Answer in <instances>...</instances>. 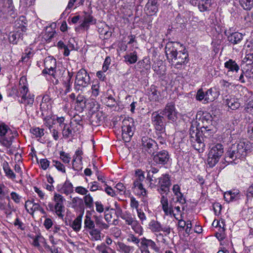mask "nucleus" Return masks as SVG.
I'll use <instances>...</instances> for the list:
<instances>
[{"label":"nucleus","mask_w":253,"mask_h":253,"mask_svg":"<svg viewBox=\"0 0 253 253\" xmlns=\"http://www.w3.org/2000/svg\"><path fill=\"white\" fill-rule=\"evenodd\" d=\"M179 42H168L165 47V52L169 63L177 69H184L189 61V55L186 49L181 44L182 49L177 51L176 45Z\"/></svg>","instance_id":"obj_1"},{"label":"nucleus","mask_w":253,"mask_h":253,"mask_svg":"<svg viewBox=\"0 0 253 253\" xmlns=\"http://www.w3.org/2000/svg\"><path fill=\"white\" fill-rule=\"evenodd\" d=\"M200 115L198 122L195 124H192L191 127L197 128L200 134H202L205 138H210L215 132V127L212 124V117L208 112L200 111L197 115Z\"/></svg>","instance_id":"obj_2"},{"label":"nucleus","mask_w":253,"mask_h":253,"mask_svg":"<svg viewBox=\"0 0 253 253\" xmlns=\"http://www.w3.org/2000/svg\"><path fill=\"white\" fill-rule=\"evenodd\" d=\"M250 147L249 142L244 140L232 144L225 153V161L232 163L236 160L245 159Z\"/></svg>","instance_id":"obj_3"},{"label":"nucleus","mask_w":253,"mask_h":253,"mask_svg":"<svg viewBox=\"0 0 253 253\" xmlns=\"http://www.w3.org/2000/svg\"><path fill=\"white\" fill-rule=\"evenodd\" d=\"M135 130V122L130 117L125 118L122 122V131L123 140L128 142L130 141Z\"/></svg>","instance_id":"obj_4"},{"label":"nucleus","mask_w":253,"mask_h":253,"mask_svg":"<svg viewBox=\"0 0 253 253\" xmlns=\"http://www.w3.org/2000/svg\"><path fill=\"white\" fill-rule=\"evenodd\" d=\"M224 153L223 146L220 143L213 146L209 152L207 163L210 168H213L218 162Z\"/></svg>","instance_id":"obj_5"},{"label":"nucleus","mask_w":253,"mask_h":253,"mask_svg":"<svg viewBox=\"0 0 253 253\" xmlns=\"http://www.w3.org/2000/svg\"><path fill=\"white\" fill-rule=\"evenodd\" d=\"M90 83V78L87 71L84 68L80 69L76 74L75 80V89L82 90Z\"/></svg>","instance_id":"obj_6"},{"label":"nucleus","mask_w":253,"mask_h":253,"mask_svg":"<svg viewBox=\"0 0 253 253\" xmlns=\"http://www.w3.org/2000/svg\"><path fill=\"white\" fill-rule=\"evenodd\" d=\"M189 134L190 141L193 143V147L199 152H203L205 147L203 135L200 134V132L197 131V128L194 127H190Z\"/></svg>","instance_id":"obj_7"},{"label":"nucleus","mask_w":253,"mask_h":253,"mask_svg":"<svg viewBox=\"0 0 253 253\" xmlns=\"http://www.w3.org/2000/svg\"><path fill=\"white\" fill-rule=\"evenodd\" d=\"M141 146L142 152L150 155L154 154L159 148L156 141L147 136L141 137Z\"/></svg>","instance_id":"obj_8"},{"label":"nucleus","mask_w":253,"mask_h":253,"mask_svg":"<svg viewBox=\"0 0 253 253\" xmlns=\"http://www.w3.org/2000/svg\"><path fill=\"white\" fill-rule=\"evenodd\" d=\"M0 11L3 18L14 19L17 16L12 0H6L0 3Z\"/></svg>","instance_id":"obj_9"},{"label":"nucleus","mask_w":253,"mask_h":253,"mask_svg":"<svg viewBox=\"0 0 253 253\" xmlns=\"http://www.w3.org/2000/svg\"><path fill=\"white\" fill-rule=\"evenodd\" d=\"M159 112L164 117H167L168 120L172 122L175 121L177 119V112L174 102L168 103L165 108L162 110H160Z\"/></svg>","instance_id":"obj_10"},{"label":"nucleus","mask_w":253,"mask_h":253,"mask_svg":"<svg viewBox=\"0 0 253 253\" xmlns=\"http://www.w3.org/2000/svg\"><path fill=\"white\" fill-rule=\"evenodd\" d=\"M153 160L156 165L164 166L168 164L170 159L169 152L163 150L152 155Z\"/></svg>","instance_id":"obj_11"},{"label":"nucleus","mask_w":253,"mask_h":253,"mask_svg":"<svg viewBox=\"0 0 253 253\" xmlns=\"http://www.w3.org/2000/svg\"><path fill=\"white\" fill-rule=\"evenodd\" d=\"M53 200L55 202L56 214L59 217L63 218L64 215L62 213L65 211L64 206L65 199L62 195L55 193Z\"/></svg>","instance_id":"obj_12"},{"label":"nucleus","mask_w":253,"mask_h":253,"mask_svg":"<svg viewBox=\"0 0 253 253\" xmlns=\"http://www.w3.org/2000/svg\"><path fill=\"white\" fill-rule=\"evenodd\" d=\"M73 76V72H70L68 71L67 72L64 71L62 74L60 80L62 82L64 87L65 88L64 91L65 94H67L71 91L72 84L71 80Z\"/></svg>","instance_id":"obj_13"},{"label":"nucleus","mask_w":253,"mask_h":253,"mask_svg":"<svg viewBox=\"0 0 253 253\" xmlns=\"http://www.w3.org/2000/svg\"><path fill=\"white\" fill-rule=\"evenodd\" d=\"M224 34L227 37V41L234 45L239 43L243 40V35L239 32L231 33L229 30H226Z\"/></svg>","instance_id":"obj_14"},{"label":"nucleus","mask_w":253,"mask_h":253,"mask_svg":"<svg viewBox=\"0 0 253 253\" xmlns=\"http://www.w3.org/2000/svg\"><path fill=\"white\" fill-rule=\"evenodd\" d=\"M44 66L48 70L49 75L53 76L55 79L54 69L56 67V59L50 56H48L44 59Z\"/></svg>","instance_id":"obj_15"},{"label":"nucleus","mask_w":253,"mask_h":253,"mask_svg":"<svg viewBox=\"0 0 253 253\" xmlns=\"http://www.w3.org/2000/svg\"><path fill=\"white\" fill-rule=\"evenodd\" d=\"M159 4L155 0H148L145 7V10L147 15L153 16L155 15L158 11Z\"/></svg>","instance_id":"obj_16"},{"label":"nucleus","mask_w":253,"mask_h":253,"mask_svg":"<svg viewBox=\"0 0 253 253\" xmlns=\"http://www.w3.org/2000/svg\"><path fill=\"white\" fill-rule=\"evenodd\" d=\"M147 94L150 101H158L161 93L158 90V87L155 85H151L150 88L147 89Z\"/></svg>","instance_id":"obj_17"},{"label":"nucleus","mask_w":253,"mask_h":253,"mask_svg":"<svg viewBox=\"0 0 253 253\" xmlns=\"http://www.w3.org/2000/svg\"><path fill=\"white\" fill-rule=\"evenodd\" d=\"M57 188L59 192L65 194L66 195L72 193L74 192L73 185L68 180H66L61 187L58 185Z\"/></svg>","instance_id":"obj_18"},{"label":"nucleus","mask_w":253,"mask_h":253,"mask_svg":"<svg viewBox=\"0 0 253 253\" xmlns=\"http://www.w3.org/2000/svg\"><path fill=\"white\" fill-rule=\"evenodd\" d=\"M161 204L162 206V209L166 215L171 214L173 213V207L171 203L169 206L168 199L167 196L162 195L161 198Z\"/></svg>","instance_id":"obj_19"},{"label":"nucleus","mask_w":253,"mask_h":253,"mask_svg":"<svg viewBox=\"0 0 253 253\" xmlns=\"http://www.w3.org/2000/svg\"><path fill=\"white\" fill-rule=\"evenodd\" d=\"M165 121L164 116L161 114L159 111L153 113L152 122L154 126L165 125Z\"/></svg>","instance_id":"obj_20"},{"label":"nucleus","mask_w":253,"mask_h":253,"mask_svg":"<svg viewBox=\"0 0 253 253\" xmlns=\"http://www.w3.org/2000/svg\"><path fill=\"white\" fill-rule=\"evenodd\" d=\"M24 81H26V79L24 77H22L20 78L19 81V89L17 90L13 88V90L15 91V94L16 96L18 98H19L20 96L23 97V95H24V94H28V92L29 91L28 88L26 85H21V82H22L23 84H24Z\"/></svg>","instance_id":"obj_21"},{"label":"nucleus","mask_w":253,"mask_h":253,"mask_svg":"<svg viewBox=\"0 0 253 253\" xmlns=\"http://www.w3.org/2000/svg\"><path fill=\"white\" fill-rule=\"evenodd\" d=\"M141 247L142 249H146L150 247L154 251L158 252L159 250L156 243L151 239H147L145 237H143L141 239Z\"/></svg>","instance_id":"obj_22"},{"label":"nucleus","mask_w":253,"mask_h":253,"mask_svg":"<svg viewBox=\"0 0 253 253\" xmlns=\"http://www.w3.org/2000/svg\"><path fill=\"white\" fill-rule=\"evenodd\" d=\"M34 200H28L25 202V207L27 211L33 215L35 211H39L41 207L38 203H34Z\"/></svg>","instance_id":"obj_23"},{"label":"nucleus","mask_w":253,"mask_h":253,"mask_svg":"<svg viewBox=\"0 0 253 253\" xmlns=\"http://www.w3.org/2000/svg\"><path fill=\"white\" fill-rule=\"evenodd\" d=\"M213 0H200L198 2V8L201 12L209 11L213 4Z\"/></svg>","instance_id":"obj_24"},{"label":"nucleus","mask_w":253,"mask_h":253,"mask_svg":"<svg viewBox=\"0 0 253 253\" xmlns=\"http://www.w3.org/2000/svg\"><path fill=\"white\" fill-rule=\"evenodd\" d=\"M224 67L228 70V72L237 73L240 70V67L236 62L231 59L225 62Z\"/></svg>","instance_id":"obj_25"},{"label":"nucleus","mask_w":253,"mask_h":253,"mask_svg":"<svg viewBox=\"0 0 253 253\" xmlns=\"http://www.w3.org/2000/svg\"><path fill=\"white\" fill-rule=\"evenodd\" d=\"M72 207L75 209H79L80 211H84V203L81 198L77 197L73 198L72 200Z\"/></svg>","instance_id":"obj_26"},{"label":"nucleus","mask_w":253,"mask_h":253,"mask_svg":"<svg viewBox=\"0 0 253 253\" xmlns=\"http://www.w3.org/2000/svg\"><path fill=\"white\" fill-rule=\"evenodd\" d=\"M158 184L159 186H166L170 187L171 186L170 176L168 174L166 173L162 174V176L158 178Z\"/></svg>","instance_id":"obj_27"},{"label":"nucleus","mask_w":253,"mask_h":253,"mask_svg":"<svg viewBox=\"0 0 253 253\" xmlns=\"http://www.w3.org/2000/svg\"><path fill=\"white\" fill-rule=\"evenodd\" d=\"M84 20L81 26L85 28L88 24H94L96 23V19L89 13L84 11Z\"/></svg>","instance_id":"obj_28"},{"label":"nucleus","mask_w":253,"mask_h":253,"mask_svg":"<svg viewBox=\"0 0 253 253\" xmlns=\"http://www.w3.org/2000/svg\"><path fill=\"white\" fill-rule=\"evenodd\" d=\"M125 61L129 64H132L136 62L138 59L137 54L136 51L129 53H126L124 56Z\"/></svg>","instance_id":"obj_29"},{"label":"nucleus","mask_w":253,"mask_h":253,"mask_svg":"<svg viewBox=\"0 0 253 253\" xmlns=\"http://www.w3.org/2000/svg\"><path fill=\"white\" fill-rule=\"evenodd\" d=\"M34 95L30 94H24L23 96H20L18 99V101L20 103L25 104L26 105H32L34 103Z\"/></svg>","instance_id":"obj_30"},{"label":"nucleus","mask_w":253,"mask_h":253,"mask_svg":"<svg viewBox=\"0 0 253 253\" xmlns=\"http://www.w3.org/2000/svg\"><path fill=\"white\" fill-rule=\"evenodd\" d=\"M62 134L65 138H68L70 137H73L75 135L73 132V129L71 126V124L64 125L62 127Z\"/></svg>","instance_id":"obj_31"},{"label":"nucleus","mask_w":253,"mask_h":253,"mask_svg":"<svg viewBox=\"0 0 253 253\" xmlns=\"http://www.w3.org/2000/svg\"><path fill=\"white\" fill-rule=\"evenodd\" d=\"M93 217L95 220V223L98 227V229L101 230L108 229L109 226L103 221L101 216L94 215Z\"/></svg>","instance_id":"obj_32"},{"label":"nucleus","mask_w":253,"mask_h":253,"mask_svg":"<svg viewBox=\"0 0 253 253\" xmlns=\"http://www.w3.org/2000/svg\"><path fill=\"white\" fill-rule=\"evenodd\" d=\"M217 97V94L216 91L215 90L213 91L211 88H210L206 92V98L204 101L205 103L212 102Z\"/></svg>","instance_id":"obj_33"},{"label":"nucleus","mask_w":253,"mask_h":253,"mask_svg":"<svg viewBox=\"0 0 253 253\" xmlns=\"http://www.w3.org/2000/svg\"><path fill=\"white\" fill-rule=\"evenodd\" d=\"M3 169L5 172V175L10 179H14L16 177L15 174L13 172L12 170L10 169L8 163L7 162H4L2 165Z\"/></svg>","instance_id":"obj_34"},{"label":"nucleus","mask_w":253,"mask_h":253,"mask_svg":"<svg viewBox=\"0 0 253 253\" xmlns=\"http://www.w3.org/2000/svg\"><path fill=\"white\" fill-rule=\"evenodd\" d=\"M225 103L232 110H235L240 106V103L235 98L226 99Z\"/></svg>","instance_id":"obj_35"},{"label":"nucleus","mask_w":253,"mask_h":253,"mask_svg":"<svg viewBox=\"0 0 253 253\" xmlns=\"http://www.w3.org/2000/svg\"><path fill=\"white\" fill-rule=\"evenodd\" d=\"M9 132H10V134H17L16 131H14L12 132L8 126L6 125L4 123H1L0 124V136H4L6 133H8Z\"/></svg>","instance_id":"obj_36"},{"label":"nucleus","mask_w":253,"mask_h":253,"mask_svg":"<svg viewBox=\"0 0 253 253\" xmlns=\"http://www.w3.org/2000/svg\"><path fill=\"white\" fill-rule=\"evenodd\" d=\"M121 217L125 220L126 224L130 226L133 224H134L135 222L137 221L136 218L134 217H133L129 213L123 214V215H121Z\"/></svg>","instance_id":"obj_37"},{"label":"nucleus","mask_w":253,"mask_h":253,"mask_svg":"<svg viewBox=\"0 0 253 253\" xmlns=\"http://www.w3.org/2000/svg\"><path fill=\"white\" fill-rule=\"evenodd\" d=\"M161 225L158 221L152 220L149 223V228L153 232H159L161 231Z\"/></svg>","instance_id":"obj_38"},{"label":"nucleus","mask_w":253,"mask_h":253,"mask_svg":"<svg viewBox=\"0 0 253 253\" xmlns=\"http://www.w3.org/2000/svg\"><path fill=\"white\" fill-rule=\"evenodd\" d=\"M21 34V33L18 31L10 32L8 36L9 42L13 44H16L20 38Z\"/></svg>","instance_id":"obj_39"},{"label":"nucleus","mask_w":253,"mask_h":253,"mask_svg":"<svg viewBox=\"0 0 253 253\" xmlns=\"http://www.w3.org/2000/svg\"><path fill=\"white\" fill-rule=\"evenodd\" d=\"M95 221L92 220L90 217L88 215L85 216L84 221V228L89 231L90 230L95 228Z\"/></svg>","instance_id":"obj_40"},{"label":"nucleus","mask_w":253,"mask_h":253,"mask_svg":"<svg viewBox=\"0 0 253 253\" xmlns=\"http://www.w3.org/2000/svg\"><path fill=\"white\" fill-rule=\"evenodd\" d=\"M82 216H78L73 221L71 226L76 232L80 230L81 228Z\"/></svg>","instance_id":"obj_41"},{"label":"nucleus","mask_w":253,"mask_h":253,"mask_svg":"<svg viewBox=\"0 0 253 253\" xmlns=\"http://www.w3.org/2000/svg\"><path fill=\"white\" fill-rule=\"evenodd\" d=\"M84 205L87 208L91 209L93 208V198L90 194H86L83 198Z\"/></svg>","instance_id":"obj_42"},{"label":"nucleus","mask_w":253,"mask_h":253,"mask_svg":"<svg viewBox=\"0 0 253 253\" xmlns=\"http://www.w3.org/2000/svg\"><path fill=\"white\" fill-rule=\"evenodd\" d=\"M96 249L101 253H115L113 250L104 243H102L101 245L97 246Z\"/></svg>","instance_id":"obj_43"},{"label":"nucleus","mask_w":253,"mask_h":253,"mask_svg":"<svg viewBox=\"0 0 253 253\" xmlns=\"http://www.w3.org/2000/svg\"><path fill=\"white\" fill-rule=\"evenodd\" d=\"M133 186L135 188H137L140 191V193H138V195L142 196L143 197H144L146 195V190L143 187L141 181H134L133 182Z\"/></svg>","instance_id":"obj_44"},{"label":"nucleus","mask_w":253,"mask_h":253,"mask_svg":"<svg viewBox=\"0 0 253 253\" xmlns=\"http://www.w3.org/2000/svg\"><path fill=\"white\" fill-rule=\"evenodd\" d=\"M241 6L246 10H250L253 7V0H239Z\"/></svg>","instance_id":"obj_45"},{"label":"nucleus","mask_w":253,"mask_h":253,"mask_svg":"<svg viewBox=\"0 0 253 253\" xmlns=\"http://www.w3.org/2000/svg\"><path fill=\"white\" fill-rule=\"evenodd\" d=\"M86 100L84 95H78L76 98V104L77 107H80L82 110L85 108Z\"/></svg>","instance_id":"obj_46"},{"label":"nucleus","mask_w":253,"mask_h":253,"mask_svg":"<svg viewBox=\"0 0 253 253\" xmlns=\"http://www.w3.org/2000/svg\"><path fill=\"white\" fill-rule=\"evenodd\" d=\"M14 137V136L13 134L9 136L8 138L7 137H3L0 140V142L4 146L7 148H9L12 144Z\"/></svg>","instance_id":"obj_47"},{"label":"nucleus","mask_w":253,"mask_h":253,"mask_svg":"<svg viewBox=\"0 0 253 253\" xmlns=\"http://www.w3.org/2000/svg\"><path fill=\"white\" fill-rule=\"evenodd\" d=\"M101 230L98 228H93L88 231L89 234L92 237L94 240H101Z\"/></svg>","instance_id":"obj_48"},{"label":"nucleus","mask_w":253,"mask_h":253,"mask_svg":"<svg viewBox=\"0 0 253 253\" xmlns=\"http://www.w3.org/2000/svg\"><path fill=\"white\" fill-rule=\"evenodd\" d=\"M118 247L119 251L124 253H129L130 251L132 250V247L127 246L122 242L118 243Z\"/></svg>","instance_id":"obj_49"},{"label":"nucleus","mask_w":253,"mask_h":253,"mask_svg":"<svg viewBox=\"0 0 253 253\" xmlns=\"http://www.w3.org/2000/svg\"><path fill=\"white\" fill-rule=\"evenodd\" d=\"M131 227L136 233L138 234L139 235H142L143 228L137 220L135 222V223H134V224H132L131 225Z\"/></svg>","instance_id":"obj_50"},{"label":"nucleus","mask_w":253,"mask_h":253,"mask_svg":"<svg viewBox=\"0 0 253 253\" xmlns=\"http://www.w3.org/2000/svg\"><path fill=\"white\" fill-rule=\"evenodd\" d=\"M43 129L39 127L31 128L30 132L37 137H41L44 135Z\"/></svg>","instance_id":"obj_51"},{"label":"nucleus","mask_w":253,"mask_h":253,"mask_svg":"<svg viewBox=\"0 0 253 253\" xmlns=\"http://www.w3.org/2000/svg\"><path fill=\"white\" fill-rule=\"evenodd\" d=\"M243 74H245V77L248 79L253 78V66L248 67L247 69L244 68L242 69Z\"/></svg>","instance_id":"obj_52"},{"label":"nucleus","mask_w":253,"mask_h":253,"mask_svg":"<svg viewBox=\"0 0 253 253\" xmlns=\"http://www.w3.org/2000/svg\"><path fill=\"white\" fill-rule=\"evenodd\" d=\"M154 137L158 140L160 143L164 144L166 139V132H155V135Z\"/></svg>","instance_id":"obj_53"},{"label":"nucleus","mask_w":253,"mask_h":253,"mask_svg":"<svg viewBox=\"0 0 253 253\" xmlns=\"http://www.w3.org/2000/svg\"><path fill=\"white\" fill-rule=\"evenodd\" d=\"M44 240V238L42 237L41 235H37L35 236V237L34 238V241L33 243V245L37 248H39L40 250V248H41V247L40 245L39 242H41L43 243V242Z\"/></svg>","instance_id":"obj_54"},{"label":"nucleus","mask_w":253,"mask_h":253,"mask_svg":"<svg viewBox=\"0 0 253 253\" xmlns=\"http://www.w3.org/2000/svg\"><path fill=\"white\" fill-rule=\"evenodd\" d=\"M60 158L65 164H69L71 160L70 155L64 151L60 152Z\"/></svg>","instance_id":"obj_55"},{"label":"nucleus","mask_w":253,"mask_h":253,"mask_svg":"<svg viewBox=\"0 0 253 253\" xmlns=\"http://www.w3.org/2000/svg\"><path fill=\"white\" fill-rule=\"evenodd\" d=\"M52 162L53 163L54 166L59 170L63 173L66 172V170L65 167L63 164H62L60 162L53 160Z\"/></svg>","instance_id":"obj_56"},{"label":"nucleus","mask_w":253,"mask_h":253,"mask_svg":"<svg viewBox=\"0 0 253 253\" xmlns=\"http://www.w3.org/2000/svg\"><path fill=\"white\" fill-rule=\"evenodd\" d=\"M146 178L147 180H149L151 185L153 184L155 186L159 185V179L158 178H157L154 175L148 174Z\"/></svg>","instance_id":"obj_57"},{"label":"nucleus","mask_w":253,"mask_h":253,"mask_svg":"<svg viewBox=\"0 0 253 253\" xmlns=\"http://www.w3.org/2000/svg\"><path fill=\"white\" fill-rule=\"evenodd\" d=\"M117 102L115 98L111 95L106 98V105L111 108L115 107L117 105Z\"/></svg>","instance_id":"obj_58"},{"label":"nucleus","mask_w":253,"mask_h":253,"mask_svg":"<svg viewBox=\"0 0 253 253\" xmlns=\"http://www.w3.org/2000/svg\"><path fill=\"white\" fill-rule=\"evenodd\" d=\"M71 126L74 134L76 133H80L83 129V125H77L75 122H70Z\"/></svg>","instance_id":"obj_59"},{"label":"nucleus","mask_w":253,"mask_h":253,"mask_svg":"<svg viewBox=\"0 0 253 253\" xmlns=\"http://www.w3.org/2000/svg\"><path fill=\"white\" fill-rule=\"evenodd\" d=\"M244 111L250 114H253V100H250L246 105Z\"/></svg>","instance_id":"obj_60"},{"label":"nucleus","mask_w":253,"mask_h":253,"mask_svg":"<svg viewBox=\"0 0 253 253\" xmlns=\"http://www.w3.org/2000/svg\"><path fill=\"white\" fill-rule=\"evenodd\" d=\"M135 173L137 177V178L135 181H139L142 182L144 180L145 178L144 172L141 169H136Z\"/></svg>","instance_id":"obj_61"},{"label":"nucleus","mask_w":253,"mask_h":253,"mask_svg":"<svg viewBox=\"0 0 253 253\" xmlns=\"http://www.w3.org/2000/svg\"><path fill=\"white\" fill-rule=\"evenodd\" d=\"M247 133L250 140L253 141V120L248 125Z\"/></svg>","instance_id":"obj_62"},{"label":"nucleus","mask_w":253,"mask_h":253,"mask_svg":"<svg viewBox=\"0 0 253 253\" xmlns=\"http://www.w3.org/2000/svg\"><path fill=\"white\" fill-rule=\"evenodd\" d=\"M244 60L247 63V65L253 66V53L247 54Z\"/></svg>","instance_id":"obj_63"},{"label":"nucleus","mask_w":253,"mask_h":253,"mask_svg":"<svg viewBox=\"0 0 253 253\" xmlns=\"http://www.w3.org/2000/svg\"><path fill=\"white\" fill-rule=\"evenodd\" d=\"M33 56V53L31 50L26 49L25 52L23 53L21 60L23 62H27Z\"/></svg>","instance_id":"obj_64"}]
</instances>
